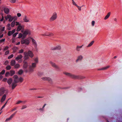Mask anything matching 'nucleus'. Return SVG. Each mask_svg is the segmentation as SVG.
Masks as SVG:
<instances>
[{
  "mask_svg": "<svg viewBox=\"0 0 122 122\" xmlns=\"http://www.w3.org/2000/svg\"><path fill=\"white\" fill-rule=\"evenodd\" d=\"M111 13L110 12H109L108 13L107 15L105 16L104 18V19L106 20L110 16V15Z\"/></svg>",
  "mask_w": 122,
  "mask_h": 122,
  "instance_id": "28",
  "label": "nucleus"
},
{
  "mask_svg": "<svg viewBox=\"0 0 122 122\" xmlns=\"http://www.w3.org/2000/svg\"><path fill=\"white\" fill-rule=\"evenodd\" d=\"M10 2L12 3H14L15 2L16 0H10Z\"/></svg>",
  "mask_w": 122,
  "mask_h": 122,
  "instance_id": "50",
  "label": "nucleus"
},
{
  "mask_svg": "<svg viewBox=\"0 0 122 122\" xmlns=\"http://www.w3.org/2000/svg\"><path fill=\"white\" fill-rule=\"evenodd\" d=\"M4 11L5 13L6 14H8L9 12V9L7 8H5L4 9Z\"/></svg>",
  "mask_w": 122,
  "mask_h": 122,
  "instance_id": "24",
  "label": "nucleus"
},
{
  "mask_svg": "<svg viewBox=\"0 0 122 122\" xmlns=\"http://www.w3.org/2000/svg\"><path fill=\"white\" fill-rule=\"evenodd\" d=\"M32 42L33 45H34L35 47H36L37 45L36 41L33 38H32Z\"/></svg>",
  "mask_w": 122,
  "mask_h": 122,
  "instance_id": "18",
  "label": "nucleus"
},
{
  "mask_svg": "<svg viewBox=\"0 0 122 122\" xmlns=\"http://www.w3.org/2000/svg\"><path fill=\"white\" fill-rule=\"evenodd\" d=\"M17 111H16L15 113L12 114L11 115L10 117V119H11L15 115V114L16 113Z\"/></svg>",
  "mask_w": 122,
  "mask_h": 122,
  "instance_id": "35",
  "label": "nucleus"
},
{
  "mask_svg": "<svg viewBox=\"0 0 122 122\" xmlns=\"http://www.w3.org/2000/svg\"><path fill=\"white\" fill-rule=\"evenodd\" d=\"M27 66L28 63L26 62H25V63L23 67L24 68H27Z\"/></svg>",
  "mask_w": 122,
  "mask_h": 122,
  "instance_id": "33",
  "label": "nucleus"
},
{
  "mask_svg": "<svg viewBox=\"0 0 122 122\" xmlns=\"http://www.w3.org/2000/svg\"><path fill=\"white\" fill-rule=\"evenodd\" d=\"M110 67V66H107L106 67H104L103 68H102L100 69H97V70L98 71H101V70H105Z\"/></svg>",
  "mask_w": 122,
  "mask_h": 122,
  "instance_id": "16",
  "label": "nucleus"
},
{
  "mask_svg": "<svg viewBox=\"0 0 122 122\" xmlns=\"http://www.w3.org/2000/svg\"><path fill=\"white\" fill-rule=\"evenodd\" d=\"M15 31V30L14 29L11 31H9L8 32V36H11L13 34Z\"/></svg>",
  "mask_w": 122,
  "mask_h": 122,
  "instance_id": "13",
  "label": "nucleus"
},
{
  "mask_svg": "<svg viewBox=\"0 0 122 122\" xmlns=\"http://www.w3.org/2000/svg\"><path fill=\"white\" fill-rule=\"evenodd\" d=\"M28 54L29 56L31 58H32L34 56L32 52L31 51H28Z\"/></svg>",
  "mask_w": 122,
  "mask_h": 122,
  "instance_id": "17",
  "label": "nucleus"
},
{
  "mask_svg": "<svg viewBox=\"0 0 122 122\" xmlns=\"http://www.w3.org/2000/svg\"><path fill=\"white\" fill-rule=\"evenodd\" d=\"M20 65L19 64H16L14 65V67L15 69H18L20 68Z\"/></svg>",
  "mask_w": 122,
  "mask_h": 122,
  "instance_id": "29",
  "label": "nucleus"
},
{
  "mask_svg": "<svg viewBox=\"0 0 122 122\" xmlns=\"http://www.w3.org/2000/svg\"><path fill=\"white\" fill-rule=\"evenodd\" d=\"M24 29V26L20 25H19L17 27L16 31L17 32H18L21 30V29Z\"/></svg>",
  "mask_w": 122,
  "mask_h": 122,
  "instance_id": "11",
  "label": "nucleus"
},
{
  "mask_svg": "<svg viewBox=\"0 0 122 122\" xmlns=\"http://www.w3.org/2000/svg\"><path fill=\"white\" fill-rule=\"evenodd\" d=\"M10 76H12L15 74V71L13 70H11L10 71Z\"/></svg>",
  "mask_w": 122,
  "mask_h": 122,
  "instance_id": "23",
  "label": "nucleus"
},
{
  "mask_svg": "<svg viewBox=\"0 0 122 122\" xmlns=\"http://www.w3.org/2000/svg\"><path fill=\"white\" fill-rule=\"evenodd\" d=\"M14 56V55L13 54H11L10 56H9L8 57V59H10L12 58Z\"/></svg>",
  "mask_w": 122,
  "mask_h": 122,
  "instance_id": "44",
  "label": "nucleus"
},
{
  "mask_svg": "<svg viewBox=\"0 0 122 122\" xmlns=\"http://www.w3.org/2000/svg\"><path fill=\"white\" fill-rule=\"evenodd\" d=\"M15 25H20V24L19 23V22H15Z\"/></svg>",
  "mask_w": 122,
  "mask_h": 122,
  "instance_id": "52",
  "label": "nucleus"
},
{
  "mask_svg": "<svg viewBox=\"0 0 122 122\" xmlns=\"http://www.w3.org/2000/svg\"><path fill=\"white\" fill-rule=\"evenodd\" d=\"M94 41H92L87 46V47H89L91 46L93 44Z\"/></svg>",
  "mask_w": 122,
  "mask_h": 122,
  "instance_id": "31",
  "label": "nucleus"
},
{
  "mask_svg": "<svg viewBox=\"0 0 122 122\" xmlns=\"http://www.w3.org/2000/svg\"><path fill=\"white\" fill-rule=\"evenodd\" d=\"M4 20V17L3 16H2V18H1V19L0 20V21H2Z\"/></svg>",
  "mask_w": 122,
  "mask_h": 122,
  "instance_id": "58",
  "label": "nucleus"
},
{
  "mask_svg": "<svg viewBox=\"0 0 122 122\" xmlns=\"http://www.w3.org/2000/svg\"><path fill=\"white\" fill-rule=\"evenodd\" d=\"M42 79L44 81H51V79L49 77H44L42 78Z\"/></svg>",
  "mask_w": 122,
  "mask_h": 122,
  "instance_id": "20",
  "label": "nucleus"
},
{
  "mask_svg": "<svg viewBox=\"0 0 122 122\" xmlns=\"http://www.w3.org/2000/svg\"><path fill=\"white\" fill-rule=\"evenodd\" d=\"M95 23V21H93L92 22V26H94V25Z\"/></svg>",
  "mask_w": 122,
  "mask_h": 122,
  "instance_id": "55",
  "label": "nucleus"
},
{
  "mask_svg": "<svg viewBox=\"0 0 122 122\" xmlns=\"http://www.w3.org/2000/svg\"><path fill=\"white\" fill-rule=\"evenodd\" d=\"M5 92L7 94L8 93V90L6 89L5 87H2L0 88V96L3 94Z\"/></svg>",
  "mask_w": 122,
  "mask_h": 122,
  "instance_id": "3",
  "label": "nucleus"
},
{
  "mask_svg": "<svg viewBox=\"0 0 122 122\" xmlns=\"http://www.w3.org/2000/svg\"><path fill=\"white\" fill-rule=\"evenodd\" d=\"M57 14L56 12H54L52 14V16L50 19V21H53L55 20L57 18Z\"/></svg>",
  "mask_w": 122,
  "mask_h": 122,
  "instance_id": "6",
  "label": "nucleus"
},
{
  "mask_svg": "<svg viewBox=\"0 0 122 122\" xmlns=\"http://www.w3.org/2000/svg\"><path fill=\"white\" fill-rule=\"evenodd\" d=\"M24 51V50L23 49H21L20 50L18 53H21L23 52Z\"/></svg>",
  "mask_w": 122,
  "mask_h": 122,
  "instance_id": "45",
  "label": "nucleus"
},
{
  "mask_svg": "<svg viewBox=\"0 0 122 122\" xmlns=\"http://www.w3.org/2000/svg\"><path fill=\"white\" fill-rule=\"evenodd\" d=\"M21 42L22 44H25L27 45H29L30 43L29 41L27 39L22 40L21 41Z\"/></svg>",
  "mask_w": 122,
  "mask_h": 122,
  "instance_id": "8",
  "label": "nucleus"
},
{
  "mask_svg": "<svg viewBox=\"0 0 122 122\" xmlns=\"http://www.w3.org/2000/svg\"><path fill=\"white\" fill-rule=\"evenodd\" d=\"M72 3L73 5H75L76 6L77 5V4L75 3L74 1L72 2Z\"/></svg>",
  "mask_w": 122,
  "mask_h": 122,
  "instance_id": "57",
  "label": "nucleus"
},
{
  "mask_svg": "<svg viewBox=\"0 0 122 122\" xmlns=\"http://www.w3.org/2000/svg\"><path fill=\"white\" fill-rule=\"evenodd\" d=\"M5 40V39H3L0 40V43H2L3 42H4Z\"/></svg>",
  "mask_w": 122,
  "mask_h": 122,
  "instance_id": "48",
  "label": "nucleus"
},
{
  "mask_svg": "<svg viewBox=\"0 0 122 122\" xmlns=\"http://www.w3.org/2000/svg\"><path fill=\"white\" fill-rule=\"evenodd\" d=\"M8 63V61H5V65H7V64Z\"/></svg>",
  "mask_w": 122,
  "mask_h": 122,
  "instance_id": "60",
  "label": "nucleus"
},
{
  "mask_svg": "<svg viewBox=\"0 0 122 122\" xmlns=\"http://www.w3.org/2000/svg\"><path fill=\"white\" fill-rule=\"evenodd\" d=\"M76 6L78 8V9L79 10H81V7H80L77 5Z\"/></svg>",
  "mask_w": 122,
  "mask_h": 122,
  "instance_id": "53",
  "label": "nucleus"
},
{
  "mask_svg": "<svg viewBox=\"0 0 122 122\" xmlns=\"http://www.w3.org/2000/svg\"><path fill=\"white\" fill-rule=\"evenodd\" d=\"M18 34V32H16L14 33L13 35V37H15L16 35Z\"/></svg>",
  "mask_w": 122,
  "mask_h": 122,
  "instance_id": "49",
  "label": "nucleus"
},
{
  "mask_svg": "<svg viewBox=\"0 0 122 122\" xmlns=\"http://www.w3.org/2000/svg\"><path fill=\"white\" fill-rule=\"evenodd\" d=\"M83 46V45H82V46H77L76 48V51H79L80 50V48H81Z\"/></svg>",
  "mask_w": 122,
  "mask_h": 122,
  "instance_id": "27",
  "label": "nucleus"
},
{
  "mask_svg": "<svg viewBox=\"0 0 122 122\" xmlns=\"http://www.w3.org/2000/svg\"><path fill=\"white\" fill-rule=\"evenodd\" d=\"M3 76L1 75H0V80H1L3 78Z\"/></svg>",
  "mask_w": 122,
  "mask_h": 122,
  "instance_id": "61",
  "label": "nucleus"
},
{
  "mask_svg": "<svg viewBox=\"0 0 122 122\" xmlns=\"http://www.w3.org/2000/svg\"><path fill=\"white\" fill-rule=\"evenodd\" d=\"M61 47L60 46H56V47H53L51 48V50H59L61 49Z\"/></svg>",
  "mask_w": 122,
  "mask_h": 122,
  "instance_id": "22",
  "label": "nucleus"
},
{
  "mask_svg": "<svg viewBox=\"0 0 122 122\" xmlns=\"http://www.w3.org/2000/svg\"><path fill=\"white\" fill-rule=\"evenodd\" d=\"M50 63L52 66L55 68L56 69H58L59 68L58 66L56 65V64L54 63L53 62L51 61L50 62Z\"/></svg>",
  "mask_w": 122,
  "mask_h": 122,
  "instance_id": "12",
  "label": "nucleus"
},
{
  "mask_svg": "<svg viewBox=\"0 0 122 122\" xmlns=\"http://www.w3.org/2000/svg\"><path fill=\"white\" fill-rule=\"evenodd\" d=\"M5 72V70H3L0 73V75H3L4 74Z\"/></svg>",
  "mask_w": 122,
  "mask_h": 122,
  "instance_id": "37",
  "label": "nucleus"
},
{
  "mask_svg": "<svg viewBox=\"0 0 122 122\" xmlns=\"http://www.w3.org/2000/svg\"><path fill=\"white\" fill-rule=\"evenodd\" d=\"M11 68V67L9 65L7 66L6 67V69L7 70H9Z\"/></svg>",
  "mask_w": 122,
  "mask_h": 122,
  "instance_id": "39",
  "label": "nucleus"
},
{
  "mask_svg": "<svg viewBox=\"0 0 122 122\" xmlns=\"http://www.w3.org/2000/svg\"><path fill=\"white\" fill-rule=\"evenodd\" d=\"M23 57V56L22 55L20 54L18 55L15 58V60L17 61H18V63H20L22 61L21 59Z\"/></svg>",
  "mask_w": 122,
  "mask_h": 122,
  "instance_id": "7",
  "label": "nucleus"
},
{
  "mask_svg": "<svg viewBox=\"0 0 122 122\" xmlns=\"http://www.w3.org/2000/svg\"><path fill=\"white\" fill-rule=\"evenodd\" d=\"M12 81V78H9L7 81V83L8 84H11Z\"/></svg>",
  "mask_w": 122,
  "mask_h": 122,
  "instance_id": "30",
  "label": "nucleus"
},
{
  "mask_svg": "<svg viewBox=\"0 0 122 122\" xmlns=\"http://www.w3.org/2000/svg\"><path fill=\"white\" fill-rule=\"evenodd\" d=\"M6 97V94H4L2 97L1 100V102H2L4 101Z\"/></svg>",
  "mask_w": 122,
  "mask_h": 122,
  "instance_id": "19",
  "label": "nucleus"
},
{
  "mask_svg": "<svg viewBox=\"0 0 122 122\" xmlns=\"http://www.w3.org/2000/svg\"><path fill=\"white\" fill-rule=\"evenodd\" d=\"M17 17L16 16H14V17L11 16L10 15H8L6 16L5 17V18L6 20H7L8 19H9L8 21L9 22H11L13 19L15 18V19H16Z\"/></svg>",
  "mask_w": 122,
  "mask_h": 122,
  "instance_id": "4",
  "label": "nucleus"
},
{
  "mask_svg": "<svg viewBox=\"0 0 122 122\" xmlns=\"http://www.w3.org/2000/svg\"><path fill=\"white\" fill-rule=\"evenodd\" d=\"M14 82L16 83L19 82H21L23 81V79L21 77L18 78V76L16 75H14L13 77Z\"/></svg>",
  "mask_w": 122,
  "mask_h": 122,
  "instance_id": "2",
  "label": "nucleus"
},
{
  "mask_svg": "<svg viewBox=\"0 0 122 122\" xmlns=\"http://www.w3.org/2000/svg\"><path fill=\"white\" fill-rule=\"evenodd\" d=\"M36 63H32L31 65L30 66L29 68V71L32 72L34 71V68L36 67Z\"/></svg>",
  "mask_w": 122,
  "mask_h": 122,
  "instance_id": "5",
  "label": "nucleus"
},
{
  "mask_svg": "<svg viewBox=\"0 0 122 122\" xmlns=\"http://www.w3.org/2000/svg\"><path fill=\"white\" fill-rule=\"evenodd\" d=\"M9 53V50L5 52V55H6L8 54Z\"/></svg>",
  "mask_w": 122,
  "mask_h": 122,
  "instance_id": "46",
  "label": "nucleus"
},
{
  "mask_svg": "<svg viewBox=\"0 0 122 122\" xmlns=\"http://www.w3.org/2000/svg\"><path fill=\"white\" fill-rule=\"evenodd\" d=\"M27 107V106L25 105H24L22 106L21 109L22 110L26 108Z\"/></svg>",
  "mask_w": 122,
  "mask_h": 122,
  "instance_id": "47",
  "label": "nucleus"
},
{
  "mask_svg": "<svg viewBox=\"0 0 122 122\" xmlns=\"http://www.w3.org/2000/svg\"><path fill=\"white\" fill-rule=\"evenodd\" d=\"M30 33V31L27 29L25 30L23 33V39H24L26 36V35Z\"/></svg>",
  "mask_w": 122,
  "mask_h": 122,
  "instance_id": "9",
  "label": "nucleus"
},
{
  "mask_svg": "<svg viewBox=\"0 0 122 122\" xmlns=\"http://www.w3.org/2000/svg\"><path fill=\"white\" fill-rule=\"evenodd\" d=\"M1 26H0V30L2 31H4L5 30V27H1Z\"/></svg>",
  "mask_w": 122,
  "mask_h": 122,
  "instance_id": "42",
  "label": "nucleus"
},
{
  "mask_svg": "<svg viewBox=\"0 0 122 122\" xmlns=\"http://www.w3.org/2000/svg\"><path fill=\"white\" fill-rule=\"evenodd\" d=\"M9 48V47L8 46H5L3 50V51H5L6 50L8 49Z\"/></svg>",
  "mask_w": 122,
  "mask_h": 122,
  "instance_id": "43",
  "label": "nucleus"
},
{
  "mask_svg": "<svg viewBox=\"0 0 122 122\" xmlns=\"http://www.w3.org/2000/svg\"><path fill=\"white\" fill-rule=\"evenodd\" d=\"M23 102V101H19L17 102L16 103V104H18L21 103H22Z\"/></svg>",
  "mask_w": 122,
  "mask_h": 122,
  "instance_id": "51",
  "label": "nucleus"
},
{
  "mask_svg": "<svg viewBox=\"0 0 122 122\" xmlns=\"http://www.w3.org/2000/svg\"><path fill=\"white\" fill-rule=\"evenodd\" d=\"M24 54L25 55L24 58L25 59H27L29 57V55L28 54V52L27 53L25 52L24 53Z\"/></svg>",
  "mask_w": 122,
  "mask_h": 122,
  "instance_id": "26",
  "label": "nucleus"
},
{
  "mask_svg": "<svg viewBox=\"0 0 122 122\" xmlns=\"http://www.w3.org/2000/svg\"><path fill=\"white\" fill-rule=\"evenodd\" d=\"M16 63V61L14 60H11L10 62V65L11 66H14Z\"/></svg>",
  "mask_w": 122,
  "mask_h": 122,
  "instance_id": "21",
  "label": "nucleus"
},
{
  "mask_svg": "<svg viewBox=\"0 0 122 122\" xmlns=\"http://www.w3.org/2000/svg\"><path fill=\"white\" fill-rule=\"evenodd\" d=\"M9 86L10 87H11L12 89H14L15 87L17 86V84H10Z\"/></svg>",
  "mask_w": 122,
  "mask_h": 122,
  "instance_id": "25",
  "label": "nucleus"
},
{
  "mask_svg": "<svg viewBox=\"0 0 122 122\" xmlns=\"http://www.w3.org/2000/svg\"><path fill=\"white\" fill-rule=\"evenodd\" d=\"M20 42H18V43H17L16 44V45H19V44H20Z\"/></svg>",
  "mask_w": 122,
  "mask_h": 122,
  "instance_id": "64",
  "label": "nucleus"
},
{
  "mask_svg": "<svg viewBox=\"0 0 122 122\" xmlns=\"http://www.w3.org/2000/svg\"><path fill=\"white\" fill-rule=\"evenodd\" d=\"M23 37V34H22L21 33H20L18 35V38H20L22 37V38Z\"/></svg>",
  "mask_w": 122,
  "mask_h": 122,
  "instance_id": "38",
  "label": "nucleus"
},
{
  "mask_svg": "<svg viewBox=\"0 0 122 122\" xmlns=\"http://www.w3.org/2000/svg\"><path fill=\"white\" fill-rule=\"evenodd\" d=\"M23 71L22 69L20 70L18 72V73L19 75H21L23 73Z\"/></svg>",
  "mask_w": 122,
  "mask_h": 122,
  "instance_id": "34",
  "label": "nucleus"
},
{
  "mask_svg": "<svg viewBox=\"0 0 122 122\" xmlns=\"http://www.w3.org/2000/svg\"><path fill=\"white\" fill-rule=\"evenodd\" d=\"M9 75H10V72H9V71H7L6 72L5 74V76L6 77H7Z\"/></svg>",
  "mask_w": 122,
  "mask_h": 122,
  "instance_id": "41",
  "label": "nucleus"
},
{
  "mask_svg": "<svg viewBox=\"0 0 122 122\" xmlns=\"http://www.w3.org/2000/svg\"><path fill=\"white\" fill-rule=\"evenodd\" d=\"M37 89L36 88H30V90H36Z\"/></svg>",
  "mask_w": 122,
  "mask_h": 122,
  "instance_id": "63",
  "label": "nucleus"
},
{
  "mask_svg": "<svg viewBox=\"0 0 122 122\" xmlns=\"http://www.w3.org/2000/svg\"><path fill=\"white\" fill-rule=\"evenodd\" d=\"M15 25V22L14 20L11 23V26L12 27H13Z\"/></svg>",
  "mask_w": 122,
  "mask_h": 122,
  "instance_id": "32",
  "label": "nucleus"
},
{
  "mask_svg": "<svg viewBox=\"0 0 122 122\" xmlns=\"http://www.w3.org/2000/svg\"><path fill=\"white\" fill-rule=\"evenodd\" d=\"M10 119V117L7 118L5 120V121H8L10 119Z\"/></svg>",
  "mask_w": 122,
  "mask_h": 122,
  "instance_id": "59",
  "label": "nucleus"
},
{
  "mask_svg": "<svg viewBox=\"0 0 122 122\" xmlns=\"http://www.w3.org/2000/svg\"><path fill=\"white\" fill-rule=\"evenodd\" d=\"M63 73L67 76L69 77L70 78L73 79H84L85 78V77L83 76L76 75L70 73L66 72H64Z\"/></svg>",
  "mask_w": 122,
  "mask_h": 122,
  "instance_id": "1",
  "label": "nucleus"
},
{
  "mask_svg": "<svg viewBox=\"0 0 122 122\" xmlns=\"http://www.w3.org/2000/svg\"><path fill=\"white\" fill-rule=\"evenodd\" d=\"M23 20L24 22H29L30 21L29 19L26 16H25L23 19Z\"/></svg>",
  "mask_w": 122,
  "mask_h": 122,
  "instance_id": "14",
  "label": "nucleus"
},
{
  "mask_svg": "<svg viewBox=\"0 0 122 122\" xmlns=\"http://www.w3.org/2000/svg\"><path fill=\"white\" fill-rule=\"evenodd\" d=\"M17 15L18 17H20L21 16V14L20 13H18L17 14Z\"/></svg>",
  "mask_w": 122,
  "mask_h": 122,
  "instance_id": "56",
  "label": "nucleus"
},
{
  "mask_svg": "<svg viewBox=\"0 0 122 122\" xmlns=\"http://www.w3.org/2000/svg\"><path fill=\"white\" fill-rule=\"evenodd\" d=\"M10 24H8L7 25V29L8 30H10L11 28L10 26Z\"/></svg>",
  "mask_w": 122,
  "mask_h": 122,
  "instance_id": "40",
  "label": "nucleus"
},
{
  "mask_svg": "<svg viewBox=\"0 0 122 122\" xmlns=\"http://www.w3.org/2000/svg\"><path fill=\"white\" fill-rule=\"evenodd\" d=\"M41 35L44 36H53L54 34L52 33L46 32L44 34H42Z\"/></svg>",
  "mask_w": 122,
  "mask_h": 122,
  "instance_id": "10",
  "label": "nucleus"
},
{
  "mask_svg": "<svg viewBox=\"0 0 122 122\" xmlns=\"http://www.w3.org/2000/svg\"><path fill=\"white\" fill-rule=\"evenodd\" d=\"M5 106L4 105L3 106H2L0 110H1L2 109H3V108L5 107Z\"/></svg>",
  "mask_w": 122,
  "mask_h": 122,
  "instance_id": "62",
  "label": "nucleus"
},
{
  "mask_svg": "<svg viewBox=\"0 0 122 122\" xmlns=\"http://www.w3.org/2000/svg\"><path fill=\"white\" fill-rule=\"evenodd\" d=\"M83 56L81 55H80L77 57V59L76 60V62H77L79 61H81L83 59Z\"/></svg>",
  "mask_w": 122,
  "mask_h": 122,
  "instance_id": "15",
  "label": "nucleus"
},
{
  "mask_svg": "<svg viewBox=\"0 0 122 122\" xmlns=\"http://www.w3.org/2000/svg\"><path fill=\"white\" fill-rule=\"evenodd\" d=\"M34 61L35 62L34 63H36V64H37L38 62V59L37 58H36L34 59Z\"/></svg>",
  "mask_w": 122,
  "mask_h": 122,
  "instance_id": "36",
  "label": "nucleus"
},
{
  "mask_svg": "<svg viewBox=\"0 0 122 122\" xmlns=\"http://www.w3.org/2000/svg\"><path fill=\"white\" fill-rule=\"evenodd\" d=\"M7 80V79L6 78H4L2 80V81L4 82H6Z\"/></svg>",
  "mask_w": 122,
  "mask_h": 122,
  "instance_id": "54",
  "label": "nucleus"
}]
</instances>
